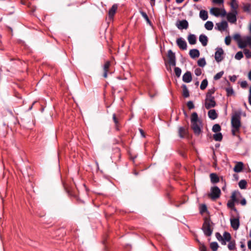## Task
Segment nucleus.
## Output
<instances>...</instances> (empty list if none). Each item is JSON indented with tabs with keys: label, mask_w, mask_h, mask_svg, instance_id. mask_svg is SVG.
<instances>
[{
	"label": "nucleus",
	"mask_w": 251,
	"mask_h": 251,
	"mask_svg": "<svg viewBox=\"0 0 251 251\" xmlns=\"http://www.w3.org/2000/svg\"><path fill=\"white\" fill-rule=\"evenodd\" d=\"M215 236L223 245H226L227 242H229L227 247L229 250H234L236 249L235 241L231 240V236L230 233L225 231L222 236L219 232H216Z\"/></svg>",
	"instance_id": "f257e3e1"
},
{
	"label": "nucleus",
	"mask_w": 251,
	"mask_h": 251,
	"mask_svg": "<svg viewBox=\"0 0 251 251\" xmlns=\"http://www.w3.org/2000/svg\"><path fill=\"white\" fill-rule=\"evenodd\" d=\"M210 223L211 220L210 219L204 218L201 229L204 235L206 236H211L213 232V228L211 227Z\"/></svg>",
	"instance_id": "f03ea898"
},
{
	"label": "nucleus",
	"mask_w": 251,
	"mask_h": 251,
	"mask_svg": "<svg viewBox=\"0 0 251 251\" xmlns=\"http://www.w3.org/2000/svg\"><path fill=\"white\" fill-rule=\"evenodd\" d=\"M231 128L240 129L241 126V114L239 112H235L231 117Z\"/></svg>",
	"instance_id": "7ed1b4c3"
},
{
	"label": "nucleus",
	"mask_w": 251,
	"mask_h": 251,
	"mask_svg": "<svg viewBox=\"0 0 251 251\" xmlns=\"http://www.w3.org/2000/svg\"><path fill=\"white\" fill-rule=\"evenodd\" d=\"M210 190L211 192L208 194V197L212 200H215L220 197L221 192L220 189L218 187H212Z\"/></svg>",
	"instance_id": "20e7f679"
},
{
	"label": "nucleus",
	"mask_w": 251,
	"mask_h": 251,
	"mask_svg": "<svg viewBox=\"0 0 251 251\" xmlns=\"http://www.w3.org/2000/svg\"><path fill=\"white\" fill-rule=\"evenodd\" d=\"M167 56L169 58V63L172 66L176 65V58L175 53L171 50L168 51Z\"/></svg>",
	"instance_id": "39448f33"
},
{
	"label": "nucleus",
	"mask_w": 251,
	"mask_h": 251,
	"mask_svg": "<svg viewBox=\"0 0 251 251\" xmlns=\"http://www.w3.org/2000/svg\"><path fill=\"white\" fill-rule=\"evenodd\" d=\"M201 121L191 124L192 128L194 133L199 135L201 132Z\"/></svg>",
	"instance_id": "423d86ee"
},
{
	"label": "nucleus",
	"mask_w": 251,
	"mask_h": 251,
	"mask_svg": "<svg viewBox=\"0 0 251 251\" xmlns=\"http://www.w3.org/2000/svg\"><path fill=\"white\" fill-rule=\"evenodd\" d=\"M224 54L223 50L220 48H217V50L215 53V59L217 62H221L223 59L222 55Z\"/></svg>",
	"instance_id": "0eeeda50"
},
{
	"label": "nucleus",
	"mask_w": 251,
	"mask_h": 251,
	"mask_svg": "<svg viewBox=\"0 0 251 251\" xmlns=\"http://www.w3.org/2000/svg\"><path fill=\"white\" fill-rule=\"evenodd\" d=\"M112 119L115 124V127L116 130H120L121 124L120 120H121V116L120 115L117 116L116 114L114 113L112 115Z\"/></svg>",
	"instance_id": "6e6552de"
},
{
	"label": "nucleus",
	"mask_w": 251,
	"mask_h": 251,
	"mask_svg": "<svg viewBox=\"0 0 251 251\" xmlns=\"http://www.w3.org/2000/svg\"><path fill=\"white\" fill-rule=\"evenodd\" d=\"M230 224L232 228L236 230L239 228L240 226L239 217L238 216L237 218L230 219Z\"/></svg>",
	"instance_id": "1a4fd4ad"
},
{
	"label": "nucleus",
	"mask_w": 251,
	"mask_h": 251,
	"mask_svg": "<svg viewBox=\"0 0 251 251\" xmlns=\"http://www.w3.org/2000/svg\"><path fill=\"white\" fill-rule=\"evenodd\" d=\"M176 44L180 49L183 50H186L187 49V43L182 38L180 37L177 39Z\"/></svg>",
	"instance_id": "9d476101"
},
{
	"label": "nucleus",
	"mask_w": 251,
	"mask_h": 251,
	"mask_svg": "<svg viewBox=\"0 0 251 251\" xmlns=\"http://www.w3.org/2000/svg\"><path fill=\"white\" fill-rule=\"evenodd\" d=\"M176 26L179 29H186L188 27V23L185 20L178 21L176 23Z\"/></svg>",
	"instance_id": "9b49d317"
},
{
	"label": "nucleus",
	"mask_w": 251,
	"mask_h": 251,
	"mask_svg": "<svg viewBox=\"0 0 251 251\" xmlns=\"http://www.w3.org/2000/svg\"><path fill=\"white\" fill-rule=\"evenodd\" d=\"M216 105L215 100H205L204 106L206 109H209L211 108L214 107Z\"/></svg>",
	"instance_id": "f8f14e48"
},
{
	"label": "nucleus",
	"mask_w": 251,
	"mask_h": 251,
	"mask_svg": "<svg viewBox=\"0 0 251 251\" xmlns=\"http://www.w3.org/2000/svg\"><path fill=\"white\" fill-rule=\"evenodd\" d=\"M118 9V5L117 4H113L108 11L109 18L112 19L113 18L116 12Z\"/></svg>",
	"instance_id": "ddd939ff"
},
{
	"label": "nucleus",
	"mask_w": 251,
	"mask_h": 251,
	"mask_svg": "<svg viewBox=\"0 0 251 251\" xmlns=\"http://www.w3.org/2000/svg\"><path fill=\"white\" fill-rule=\"evenodd\" d=\"M237 12L234 13H228L227 14V19L231 23H235L237 21L236 18Z\"/></svg>",
	"instance_id": "4468645a"
},
{
	"label": "nucleus",
	"mask_w": 251,
	"mask_h": 251,
	"mask_svg": "<svg viewBox=\"0 0 251 251\" xmlns=\"http://www.w3.org/2000/svg\"><path fill=\"white\" fill-rule=\"evenodd\" d=\"M192 77L190 72H186L182 76V80L186 83H189L192 81Z\"/></svg>",
	"instance_id": "2eb2a0df"
},
{
	"label": "nucleus",
	"mask_w": 251,
	"mask_h": 251,
	"mask_svg": "<svg viewBox=\"0 0 251 251\" xmlns=\"http://www.w3.org/2000/svg\"><path fill=\"white\" fill-rule=\"evenodd\" d=\"M216 25L219 30H225L227 27L228 24L226 21H224L221 23H217Z\"/></svg>",
	"instance_id": "dca6fc26"
},
{
	"label": "nucleus",
	"mask_w": 251,
	"mask_h": 251,
	"mask_svg": "<svg viewBox=\"0 0 251 251\" xmlns=\"http://www.w3.org/2000/svg\"><path fill=\"white\" fill-rule=\"evenodd\" d=\"M199 41L202 45L205 47L207 45L208 38L205 35L202 34L199 36Z\"/></svg>",
	"instance_id": "f3484780"
},
{
	"label": "nucleus",
	"mask_w": 251,
	"mask_h": 251,
	"mask_svg": "<svg viewBox=\"0 0 251 251\" xmlns=\"http://www.w3.org/2000/svg\"><path fill=\"white\" fill-rule=\"evenodd\" d=\"M243 167H244V164H243V162H237V163L236 164L235 166H234V167L233 168V170L235 172H236V173L241 172L243 169Z\"/></svg>",
	"instance_id": "a211bd4d"
},
{
	"label": "nucleus",
	"mask_w": 251,
	"mask_h": 251,
	"mask_svg": "<svg viewBox=\"0 0 251 251\" xmlns=\"http://www.w3.org/2000/svg\"><path fill=\"white\" fill-rule=\"evenodd\" d=\"M188 131L186 128L183 126H180L178 129V135L181 138H184L185 136L187 134Z\"/></svg>",
	"instance_id": "6ab92c4d"
},
{
	"label": "nucleus",
	"mask_w": 251,
	"mask_h": 251,
	"mask_svg": "<svg viewBox=\"0 0 251 251\" xmlns=\"http://www.w3.org/2000/svg\"><path fill=\"white\" fill-rule=\"evenodd\" d=\"M110 66V62L109 61H106L103 65L104 73H103V76L104 78H106L107 76V73L108 72Z\"/></svg>",
	"instance_id": "aec40b11"
},
{
	"label": "nucleus",
	"mask_w": 251,
	"mask_h": 251,
	"mask_svg": "<svg viewBox=\"0 0 251 251\" xmlns=\"http://www.w3.org/2000/svg\"><path fill=\"white\" fill-rule=\"evenodd\" d=\"M189 55L192 58L199 57L200 51L198 49H192L189 51Z\"/></svg>",
	"instance_id": "412c9836"
},
{
	"label": "nucleus",
	"mask_w": 251,
	"mask_h": 251,
	"mask_svg": "<svg viewBox=\"0 0 251 251\" xmlns=\"http://www.w3.org/2000/svg\"><path fill=\"white\" fill-rule=\"evenodd\" d=\"M208 116L212 120H215L218 117V114L215 109H210L208 112Z\"/></svg>",
	"instance_id": "4be33fe9"
},
{
	"label": "nucleus",
	"mask_w": 251,
	"mask_h": 251,
	"mask_svg": "<svg viewBox=\"0 0 251 251\" xmlns=\"http://www.w3.org/2000/svg\"><path fill=\"white\" fill-rule=\"evenodd\" d=\"M188 41L190 45H194L196 43L197 38L194 34H190L188 36Z\"/></svg>",
	"instance_id": "5701e85b"
},
{
	"label": "nucleus",
	"mask_w": 251,
	"mask_h": 251,
	"mask_svg": "<svg viewBox=\"0 0 251 251\" xmlns=\"http://www.w3.org/2000/svg\"><path fill=\"white\" fill-rule=\"evenodd\" d=\"M211 181L212 183H216L219 181V178L217 174L212 173L210 175Z\"/></svg>",
	"instance_id": "b1692460"
},
{
	"label": "nucleus",
	"mask_w": 251,
	"mask_h": 251,
	"mask_svg": "<svg viewBox=\"0 0 251 251\" xmlns=\"http://www.w3.org/2000/svg\"><path fill=\"white\" fill-rule=\"evenodd\" d=\"M182 95L184 98H188L189 97V92L187 89V86L185 84L182 85Z\"/></svg>",
	"instance_id": "393cba45"
},
{
	"label": "nucleus",
	"mask_w": 251,
	"mask_h": 251,
	"mask_svg": "<svg viewBox=\"0 0 251 251\" xmlns=\"http://www.w3.org/2000/svg\"><path fill=\"white\" fill-rule=\"evenodd\" d=\"M200 17L203 21L208 19V13L206 10H201L200 12Z\"/></svg>",
	"instance_id": "a878e982"
},
{
	"label": "nucleus",
	"mask_w": 251,
	"mask_h": 251,
	"mask_svg": "<svg viewBox=\"0 0 251 251\" xmlns=\"http://www.w3.org/2000/svg\"><path fill=\"white\" fill-rule=\"evenodd\" d=\"M210 13L216 17H218L220 15V9L218 8L213 7L210 10Z\"/></svg>",
	"instance_id": "bb28decb"
},
{
	"label": "nucleus",
	"mask_w": 251,
	"mask_h": 251,
	"mask_svg": "<svg viewBox=\"0 0 251 251\" xmlns=\"http://www.w3.org/2000/svg\"><path fill=\"white\" fill-rule=\"evenodd\" d=\"M213 138L216 141H221L223 139V135L221 132H218L213 135Z\"/></svg>",
	"instance_id": "cd10ccee"
},
{
	"label": "nucleus",
	"mask_w": 251,
	"mask_h": 251,
	"mask_svg": "<svg viewBox=\"0 0 251 251\" xmlns=\"http://www.w3.org/2000/svg\"><path fill=\"white\" fill-rule=\"evenodd\" d=\"M191 121V124L201 121L198 119V116L196 112H194L192 113Z\"/></svg>",
	"instance_id": "c85d7f7f"
},
{
	"label": "nucleus",
	"mask_w": 251,
	"mask_h": 251,
	"mask_svg": "<svg viewBox=\"0 0 251 251\" xmlns=\"http://www.w3.org/2000/svg\"><path fill=\"white\" fill-rule=\"evenodd\" d=\"M210 248L212 251H217L219 248L218 244L216 242H212L210 244Z\"/></svg>",
	"instance_id": "c756f323"
},
{
	"label": "nucleus",
	"mask_w": 251,
	"mask_h": 251,
	"mask_svg": "<svg viewBox=\"0 0 251 251\" xmlns=\"http://www.w3.org/2000/svg\"><path fill=\"white\" fill-rule=\"evenodd\" d=\"M234 202L229 201L227 202V206L228 208H231L232 210L236 212H238L237 209L234 206Z\"/></svg>",
	"instance_id": "7c9ffc66"
},
{
	"label": "nucleus",
	"mask_w": 251,
	"mask_h": 251,
	"mask_svg": "<svg viewBox=\"0 0 251 251\" xmlns=\"http://www.w3.org/2000/svg\"><path fill=\"white\" fill-rule=\"evenodd\" d=\"M205 28L208 30H211L213 29V24L211 21H207L204 25Z\"/></svg>",
	"instance_id": "2f4dec72"
},
{
	"label": "nucleus",
	"mask_w": 251,
	"mask_h": 251,
	"mask_svg": "<svg viewBox=\"0 0 251 251\" xmlns=\"http://www.w3.org/2000/svg\"><path fill=\"white\" fill-rule=\"evenodd\" d=\"M212 130L214 132H219L221 130V127L219 124H216L214 125Z\"/></svg>",
	"instance_id": "473e14b6"
},
{
	"label": "nucleus",
	"mask_w": 251,
	"mask_h": 251,
	"mask_svg": "<svg viewBox=\"0 0 251 251\" xmlns=\"http://www.w3.org/2000/svg\"><path fill=\"white\" fill-rule=\"evenodd\" d=\"M238 185H239V187L241 189H245V188H246L247 181L244 179H242L239 181Z\"/></svg>",
	"instance_id": "72a5a7b5"
},
{
	"label": "nucleus",
	"mask_w": 251,
	"mask_h": 251,
	"mask_svg": "<svg viewBox=\"0 0 251 251\" xmlns=\"http://www.w3.org/2000/svg\"><path fill=\"white\" fill-rule=\"evenodd\" d=\"M238 46L241 49L245 48L248 45L247 44L246 40H240L238 42Z\"/></svg>",
	"instance_id": "f704fd0d"
},
{
	"label": "nucleus",
	"mask_w": 251,
	"mask_h": 251,
	"mask_svg": "<svg viewBox=\"0 0 251 251\" xmlns=\"http://www.w3.org/2000/svg\"><path fill=\"white\" fill-rule=\"evenodd\" d=\"M208 85V81L206 79H203L200 85V88L201 90L205 89Z\"/></svg>",
	"instance_id": "c9c22d12"
},
{
	"label": "nucleus",
	"mask_w": 251,
	"mask_h": 251,
	"mask_svg": "<svg viewBox=\"0 0 251 251\" xmlns=\"http://www.w3.org/2000/svg\"><path fill=\"white\" fill-rule=\"evenodd\" d=\"M206 64V61L204 58H200L198 61V65L201 67H204Z\"/></svg>",
	"instance_id": "e433bc0d"
},
{
	"label": "nucleus",
	"mask_w": 251,
	"mask_h": 251,
	"mask_svg": "<svg viewBox=\"0 0 251 251\" xmlns=\"http://www.w3.org/2000/svg\"><path fill=\"white\" fill-rule=\"evenodd\" d=\"M139 12H140V13L141 14V15H142V16L144 18V19L147 22L150 23V20L147 13L142 10H140Z\"/></svg>",
	"instance_id": "4c0bfd02"
},
{
	"label": "nucleus",
	"mask_w": 251,
	"mask_h": 251,
	"mask_svg": "<svg viewBox=\"0 0 251 251\" xmlns=\"http://www.w3.org/2000/svg\"><path fill=\"white\" fill-rule=\"evenodd\" d=\"M226 92L227 96L229 97L234 93V91L232 87H228L226 88Z\"/></svg>",
	"instance_id": "58836bf2"
},
{
	"label": "nucleus",
	"mask_w": 251,
	"mask_h": 251,
	"mask_svg": "<svg viewBox=\"0 0 251 251\" xmlns=\"http://www.w3.org/2000/svg\"><path fill=\"white\" fill-rule=\"evenodd\" d=\"M243 10L245 12H250L251 11V5L250 3H247L244 5Z\"/></svg>",
	"instance_id": "ea45409f"
},
{
	"label": "nucleus",
	"mask_w": 251,
	"mask_h": 251,
	"mask_svg": "<svg viewBox=\"0 0 251 251\" xmlns=\"http://www.w3.org/2000/svg\"><path fill=\"white\" fill-rule=\"evenodd\" d=\"M223 74H224L223 71H221V72L218 73L214 76V80H217L219 79L220 78H221L222 77Z\"/></svg>",
	"instance_id": "a19ab883"
},
{
	"label": "nucleus",
	"mask_w": 251,
	"mask_h": 251,
	"mask_svg": "<svg viewBox=\"0 0 251 251\" xmlns=\"http://www.w3.org/2000/svg\"><path fill=\"white\" fill-rule=\"evenodd\" d=\"M243 57V54L241 51H238L235 55V58L237 60H240Z\"/></svg>",
	"instance_id": "79ce46f5"
},
{
	"label": "nucleus",
	"mask_w": 251,
	"mask_h": 251,
	"mask_svg": "<svg viewBox=\"0 0 251 251\" xmlns=\"http://www.w3.org/2000/svg\"><path fill=\"white\" fill-rule=\"evenodd\" d=\"M174 71H175L176 75L177 77H179L181 75V70L178 67H175Z\"/></svg>",
	"instance_id": "37998d69"
},
{
	"label": "nucleus",
	"mask_w": 251,
	"mask_h": 251,
	"mask_svg": "<svg viewBox=\"0 0 251 251\" xmlns=\"http://www.w3.org/2000/svg\"><path fill=\"white\" fill-rule=\"evenodd\" d=\"M240 129H235L234 128H231V132L233 136H238L239 138H240V136L237 134L239 132Z\"/></svg>",
	"instance_id": "c03bdc74"
},
{
	"label": "nucleus",
	"mask_w": 251,
	"mask_h": 251,
	"mask_svg": "<svg viewBox=\"0 0 251 251\" xmlns=\"http://www.w3.org/2000/svg\"><path fill=\"white\" fill-rule=\"evenodd\" d=\"M245 239H243L240 242V248H241L242 251H245L246 250V246L245 244Z\"/></svg>",
	"instance_id": "a18cd8bd"
},
{
	"label": "nucleus",
	"mask_w": 251,
	"mask_h": 251,
	"mask_svg": "<svg viewBox=\"0 0 251 251\" xmlns=\"http://www.w3.org/2000/svg\"><path fill=\"white\" fill-rule=\"evenodd\" d=\"M244 54L247 58H251V51L248 49H245L244 50Z\"/></svg>",
	"instance_id": "49530a36"
},
{
	"label": "nucleus",
	"mask_w": 251,
	"mask_h": 251,
	"mask_svg": "<svg viewBox=\"0 0 251 251\" xmlns=\"http://www.w3.org/2000/svg\"><path fill=\"white\" fill-rule=\"evenodd\" d=\"M233 38L235 40H236L237 42V43L239 41L242 40L241 38V35L239 33H236L234 34L233 36Z\"/></svg>",
	"instance_id": "de8ad7c7"
},
{
	"label": "nucleus",
	"mask_w": 251,
	"mask_h": 251,
	"mask_svg": "<svg viewBox=\"0 0 251 251\" xmlns=\"http://www.w3.org/2000/svg\"><path fill=\"white\" fill-rule=\"evenodd\" d=\"M230 6L233 9H236L237 8L238 5L236 2V0H231Z\"/></svg>",
	"instance_id": "09e8293b"
},
{
	"label": "nucleus",
	"mask_w": 251,
	"mask_h": 251,
	"mask_svg": "<svg viewBox=\"0 0 251 251\" xmlns=\"http://www.w3.org/2000/svg\"><path fill=\"white\" fill-rule=\"evenodd\" d=\"M187 106H188L189 109H190V110L192 109L195 107L192 101H189L187 102Z\"/></svg>",
	"instance_id": "8fccbe9b"
},
{
	"label": "nucleus",
	"mask_w": 251,
	"mask_h": 251,
	"mask_svg": "<svg viewBox=\"0 0 251 251\" xmlns=\"http://www.w3.org/2000/svg\"><path fill=\"white\" fill-rule=\"evenodd\" d=\"M231 200H230V201H233L234 202L238 201V200H237V199L236 198V193H235V192H233L232 194V195L231 196Z\"/></svg>",
	"instance_id": "3c124183"
},
{
	"label": "nucleus",
	"mask_w": 251,
	"mask_h": 251,
	"mask_svg": "<svg viewBox=\"0 0 251 251\" xmlns=\"http://www.w3.org/2000/svg\"><path fill=\"white\" fill-rule=\"evenodd\" d=\"M240 86L242 88H246L248 86V83L246 80L242 81L240 83Z\"/></svg>",
	"instance_id": "603ef678"
},
{
	"label": "nucleus",
	"mask_w": 251,
	"mask_h": 251,
	"mask_svg": "<svg viewBox=\"0 0 251 251\" xmlns=\"http://www.w3.org/2000/svg\"><path fill=\"white\" fill-rule=\"evenodd\" d=\"M206 210H207V207H206V205L202 204L201 206V208H200V212L203 213V212H205Z\"/></svg>",
	"instance_id": "864d4df0"
},
{
	"label": "nucleus",
	"mask_w": 251,
	"mask_h": 251,
	"mask_svg": "<svg viewBox=\"0 0 251 251\" xmlns=\"http://www.w3.org/2000/svg\"><path fill=\"white\" fill-rule=\"evenodd\" d=\"M195 74L197 76H200L201 74V70L200 68H197L195 70Z\"/></svg>",
	"instance_id": "5fc2aeb1"
},
{
	"label": "nucleus",
	"mask_w": 251,
	"mask_h": 251,
	"mask_svg": "<svg viewBox=\"0 0 251 251\" xmlns=\"http://www.w3.org/2000/svg\"><path fill=\"white\" fill-rule=\"evenodd\" d=\"M231 43V38L230 36H226L225 38V44L226 45H229Z\"/></svg>",
	"instance_id": "6e6d98bb"
},
{
	"label": "nucleus",
	"mask_w": 251,
	"mask_h": 251,
	"mask_svg": "<svg viewBox=\"0 0 251 251\" xmlns=\"http://www.w3.org/2000/svg\"><path fill=\"white\" fill-rule=\"evenodd\" d=\"M200 251H207V247L203 244L200 245Z\"/></svg>",
	"instance_id": "4d7b16f0"
},
{
	"label": "nucleus",
	"mask_w": 251,
	"mask_h": 251,
	"mask_svg": "<svg viewBox=\"0 0 251 251\" xmlns=\"http://www.w3.org/2000/svg\"><path fill=\"white\" fill-rule=\"evenodd\" d=\"M215 91V88L209 89L206 93V95H212Z\"/></svg>",
	"instance_id": "13d9d810"
},
{
	"label": "nucleus",
	"mask_w": 251,
	"mask_h": 251,
	"mask_svg": "<svg viewBox=\"0 0 251 251\" xmlns=\"http://www.w3.org/2000/svg\"><path fill=\"white\" fill-rule=\"evenodd\" d=\"M247 44L248 46L249 45L251 44V36H247L246 38L245 39Z\"/></svg>",
	"instance_id": "bf43d9fd"
},
{
	"label": "nucleus",
	"mask_w": 251,
	"mask_h": 251,
	"mask_svg": "<svg viewBox=\"0 0 251 251\" xmlns=\"http://www.w3.org/2000/svg\"><path fill=\"white\" fill-rule=\"evenodd\" d=\"M215 100V98L212 95H206V98L205 100Z\"/></svg>",
	"instance_id": "052dcab7"
},
{
	"label": "nucleus",
	"mask_w": 251,
	"mask_h": 251,
	"mask_svg": "<svg viewBox=\"0 0 251 251\" xmlns=\"http://www.w3.org/2000/svg\"><path fill=\"white\" fill-rule=\"evenodd\" d=\"M229 79L231 82H235L237 79V76L235 75H233L232 76H230L229 77Z\"/></svg>",
	"instance_id": "680f3d73"
},
{
	"label": "nucleus",
	"mask_w": 251,
	"mask_h": 251,
	"mask_svg": "<svg viewBox=\"0 0 251 251\" xmlns=\"http://www.w3.org/2000/svg\"><path fill=\"white\" fill-rule=\"evenodd\" d=\"M213 2L217 4H223L224 3V0H213Z\"/></svg>",
	"instance_id": "e2e57ef3"
},
{
	"label": "nucleus",
	"mask_w": 251,
	"mask_h": 251,
	"mask_svg": "<svg viewBox=\"0 0 251 251\" xmlns=\"http://www.w3.org/2000/svg\"><path fill=\"white\" fill-rule=\"evenodd\" d=\"M240 203L242 205H245L246 204V200L245 198H243L240 201Z\"/></svg>",
	"instance_id": "0e129e2a"
},
{
	"label": "nucleus",
	"mask_w": 251,
	"mask_h": 251,
	"mask_svg": "<svg viewBox=\"0 0 251 251\" xmlns=\"http://www.w3.org/2000/svg\"><path fill=\"white\" fill-rule=\"evenodd\" d=\"M220 15L222 16H225L226 15V11L224 9L222 10L221 13L220 12Z\"/></svg>",
	"instance_id": "69168bd1"
},
{
	"label": "nucleus",
	"mask_w": 251,
	"mask_h": 251,
	"mask_svg": "<svg viewBox=\"0 0 251 251\" xmlns=\"http://www.w3.org/2000/svg\"><path fill=\"white\" fill-rule=\"evenodd\" d=\"M139 131H140V132L142 136L143 137H145V133H144V132L143 130L142 129H139Z\"/></svg>",
	"instance_id": "338daca9"
},
{
	"label": "nucleus",
	"mask_w": 251,
	"mask_h": 251,
	"mask_svg": "<svg viewBox=\"0 0 251 251\" xmlns=\"http://www.w3.org/2000/svg\"><path fill=\"white\" fill-rule=\"evenodd\" d=\"M248 247L249 250L251 251V240H250L248 242Z\"/></svg>",
	"instance_id": "774afa93"
}]
</instances>
